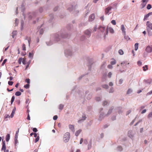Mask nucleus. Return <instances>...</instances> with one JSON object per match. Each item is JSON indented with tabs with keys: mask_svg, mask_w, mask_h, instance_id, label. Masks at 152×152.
<instances>
[{
	"mask_svg": "<svg viewBox=\"0 0 152 152\" xmlns=\"http://www.w3.org/2000/svg\"><path fill=\"white\" fill-rule=\"evenodd\" d=\"M19 129H18V131H17L16 132V134H15V138L16 137V138H17V137H18V133H19Z\"/></svg>",
	"mask_w": 152,
	"mask_h": 152,
	"instance_id": "nucleus-31",
	"label": "nucleus"
},
{
	"mask_svg": "<svg viewBox=\"0 0 152 152\" xmlns=\"http://www.w3.org/2000/svg\"><path fill=\"white\" fill-rule=\"evenodd\" d=\"M81 131H82V130L81 129H79V130H77V131H76V132L75 133V135L76 136H77L79 135V134L81 132Z\"/></svg>",
	"mask_w": 152,
	"mask_h": 152,
	"instance_id": "nucleus-15",
	"label": "nucleus"
},
{
	"mask_svg": "<svg viewBox=\"0 0 152 152\" xmlns=\"http://www.w3.org/2000/svg\"><path fill=\"white\" fill-rule=\"evenodd\" d=\"M131 110H129V111H128L127 112V113H126V115H128V114H129V113H130L131 112Z\"/></svg>",
	"mask_w": 152,
	"mask_h": 152,
	"instance_id": "nucleus-59",
	"label": "nucleus"
},
{
	"mask_svg": "<svg viewBox=\"0 0 152 152\" xmlns=\"http://www.w3.org/2000/svg\"><path fill=\"white\" fill-rule=\"evenodd\" d=\"M109 84L110 86H112L113 85V84L112 82H110Z\"/></svg>",
	"mask_w": 152,
	"mask_h": 152,
	"instance_id": "nucleus-61",
	"label": "nucleus"
},
{
	"mask_svg": "<svg viewBox=\"0 0 152 152\" xmlns=\"http://www.w3.org/2000/svg\"><path fill=\"white\" fill-rule=\"evenodd\" d=\"M39 136H37V138L35 139V143H36L39 140Z\"/></svg>",
	"mask_w": 152,
	"mask_h": 152,
	"instance_id": "nucleus-28",
	"label": "nucleus"
},
{
	"mask_svg": "<svg viewBox=\"0 0 152 152\" xmlns=\"http://www.w3.org/2000/svg\"><path fill=\"white\" fill-rule=\"evenodd\" d=\"M28 37H26V39L28 40V43H29V45L30 44V42L31 41V38L30 37L28 38Z\"/></svg>",
	"mask_w": 152,
	"mask_h": 152,
	"instance_id": "nucleus-23",
	"label": "nucleus"
},
{
	"mask_svg": "<svg viewBox=\"0 0 152 152\" xmlns=\"http://www.w3.org/2000/svg\"><path fill=\"white\" fill-rule=\"evenodd\" d=\"M113 88H111L110 89V90L109 91V93H112L113 92Z\"/></svg>",
	"mask_w": 152,
	"mask_h": 152,
	"instance_id": "nucleus-53",
	"label": "nucleus"
},
{
	"mask_svg": "<svg viewBox=\"0 0 152 152\" xmlns=\"http://www.w3.org/2000/svg\"><path fill=\"white\" fill-rule=\"evenodd\" d=\"M152 94V90L148 93L147 94V95H150Z\"/></svg>",
	"mask_w": 152,
	"mask_h": 152,
	"instance_id": "nucleus-49",
	"label": "nucleus"
},
{
	"mask_svg": "<svg viewBox=\"0 0 152 152\" xmlns=\"http://www.w3.org/2000/svg\"><path fill=\"white\" fill-rule=\"evenodd\" d=\"M143 70L144 71H146V70L148 69V66L147 65H145L143 67Z\"/></svg>",
	"mask_w": 152,
	"mask_h": 152,
	"instance_id": "nucleus-21",
	"label": "nucleus"
},
{
	"mask_svg": "<svg viewBox=\"0 0 152 152\" xmlns=\"http://www.w3.org/2000/svg\"><path fill=\"white\" fill-rule=\"evenodd\" d=\"M122 149V148L121 146H119L118 147V150L119 151H121Z\"/></svg>",
	"mask_w": 152,
	"mask_h": 152,
	"instance_id": "nucleus-38",
	"label": "nucleus"
},
{
	"mask_svg": "<svg viewBox=\"0 0 152 152\" xmlns=\"http://www.w3.org/2000/svg\"><path fill=\"white\" fill-rule=\"evenodd\" d=\"M111 23L113 25H115L116 24V22L114 20H112L111 21Z\"/></svg>",
	"mask_w": 152,
	"mask_h": 152,
	"instance_id": "nucleus-34",
	"label": "nucleus"
},
{
	"mask_svg": "<svg viewBox=\"0 0 152 152\" xmlns=\"http://www.w3.org/2000/svg\"><path fill=\"white\" fill-rule=\"evenodd\" d=\"M146 109L143 110L141 112L142 114H143L146 112Z\"/></svg>",
	"mask_w": 152,
	"mask_h": 152,
	"instance_id": "nucleus-55",
	"label": "nucleus"
},
{
	"mask_svg": "<svg viewBox=\"0 0 152 152\" xmlns=\"http://www.w3.org/2000/svg\"><path fill=\"white\" fill-rule=\"evenodd\" d=\"M95 18V15L94 14H92L89 17V20L91 21L94 20Z\"/></svg>",
	"mask_w": 152,
	"mask_h": 152,
	"instance_id": "nucleus-7",
	"label": "nucleus"
},
{
	"mask_svg": "<svg viewBox=\"0 0 152 152\" xmlns=\"http://www.w3.org/2000/svg\"><path fill=\"white\" fill-rule=\"evenodd\" d=\"M34 135L35 137H37V134L36 133H34Z\"/></svg>",
	"mask_w": 152,
	"mask_h": 152,
	"instance_id": "nucleus-63",
	"label": "nucleus"
},
{
	"mask_svg": "<svg viewBox=\"0 0 152 152\" xmlns=\"http://www.w3.org/2000/svg\"><path fill=\"white\" fill-rule=\"evenodd\" d=\"M101 99L99 97H97L96 98V100L97 101H99Z\"/></svg>",
	"mask_w": 152,
	"mask_h": 152,
	"instance_id": "nucleus-52",
	"label": "nucleus"
},
{
	"mask_svg": "<svg viewBox=\"0 0 152 152\" xmlns=\"http://www.w3.org/2000/svg\"><path fill=\"white\" fill-rule=\"evenodd\" d=\"M146 30H152V23L150 21H148L146 22Z\"/></svg>",
	"mask_w": 152,
	"mask_h": 152,
	"instance_id": "nucleus-2",
	"label": "nucleus"
},
{
	"mask_svg": "<svg viewBox=\"0 0 152 152\" xmlns=\"http://www.w3.org/2000/svg\"><path fill=\"white\" fill-rule=\"evenodd\" d=\"M33 131L34 132H37V129L36 128H34L33 129Z\"/></svg>",
	"mask_w": 152,
	"mask_h": 152,
	"instance_id": "nucleus-42",
	"label": "nucleus"
},
{
	"mask_svg": "<svg viewBox=\"0 0 152 152\" xmlns=\"http://www.w3.org/2000/svg\"><path fill=\"white\" fill-rule=\"evenodd\" d=\"M108 30H109L110 32L111 33H114V31L112 28L110 27L108 28H107L106 30V31L107 34L108 33Z\"/></svg>",
	"mask_w": 152,
	"mask_h": 152,
	"instance_id": "nucleus-6",
	"label": "nucleus"
},
{
	"mask_svg": "<svg viewBox=\"0 0 152 152\" xmlns=\"http://www.w3.org/2000/svg\"><path fill=\"white\" fill-rule=\"evenodd\" d=\"M13 82L12 81H9L8 82V84L10 86H12L13 84Z\"/></svg>",
	"mask_w": 152,
	"mask_h": 152,
	"instance_id": "nucleus-40",
	"label": "nucleus"
},
{
	"mask_svg": "<svg viewBox=\"0 0 152 152\" xmlns=\"http://www.w3.org/2000/svg\"><path fill=\"white\" fill-rule=\"evenodd\" d=\"M112 7H107V8H106L105 10V14L106 15H107V14L109 15V11L110 10L112 9Z\"/></svg>",
	"mask_w": 152,
	"mask_h": 152,
	"instance_id": "nucleus-4",
	"label": "nucleus"
},
{
	"mask_svg": "<svg viewBox=\"0 0 152 152\" xmlns=\"http://www.w3.org/2000/svg\"><path fill=\"white\" fill-rule=\"evenodd\" d=\"M101 19L103 21L104 20V16H101L100 17Z\"/></svg>",
	"mask_w": 152,
	"mask_h": 152,
	"instance_id": "nucleus-62",
	"label": "nucleus"
},
{
	"mask_svg": "<svg viewBox=\"0 0 152 152\" xmlns=\"http://www.w3.org/2000/svg\"><path fill=\"white\" fill-rule=\"evenodd\" d=\"M108 68L109 69H111L112 68L113 66L111 65H109L107 66Z\"/></svg>",
	"mask_w": 152,
	"mask_h": 152,
	"instance_id": "nucleus-54",
	"label": "nucleus"
},
{
	"mask_svg": "<svg viewBox=\"0 0 152 152\" xmlns=\"http://www.w3.org/2000/svg\"><path fill=\"white\" fill-rule=\"evenodd\" d=\"M103 87L105 88H108V86L107 85H103L102 86Z\"/></svg>",
	"mask_w": 152,
	"mask_h": 152,
	"instance_id": "nucleus-41",
	"label": "nucleus"
},
{
	"mask_svg": "<svg viewBox=\"0 0 152 152\" xmlns=\"http://www.w3.org/2000/svg\"><path fill=\"white\" fill-rule=\"evenodd\" d=\"M2 146L1 148V150H4L6 149V146L5 145V141H3L2 140Z\"/></svg>",
	"mask_w": 152,
	"mask_h": 152,
	"instance_id": "nucleus-8",
	"label": "nucleus"
},
{
	"mask_svg": "<svg viewBox=\"0 0 152 152\" xmlns=\"http://www.w3.org/2000/svg\"><path fill=\"white\" fill-rule=\"evenodd\" d=\"M142 62L140 61H138L137 64L139 66H141L142 65Z\"/></svg>",
	"mask_w": 152,
	"mask_h": 152,
	"instance_id": "nucleus-44",
	"label": "nucleus"
},
{
	"mask_svg": "<svg viewBox=\"0 0 152 152\" xmlns=\"http://www.w3.org/2000/svg\"><path fill=\"white\" fill-rule=\"evenodd\" d=\"M15 99V97L14 96H13L11 100V104H12Z\"/></svg>",
	"mask_w": 152,
	"mask_h": 152,
	"instance_id": "nucleus-25",
	"label": "nucleus"
},
{
	"mask_svg": "<svg viewBox=\"0 0 152 152\" xmlns=\"http://www.w3.org/2000/svg\"><path fill=\"white\" fill-rule=\"evenodd\" d=\"M152 117V112L150 113L148 115V118Z\"/></svg>",
	"mask_w": 152,
	"mask_h": 152,
	"instance_id": "nucleus-37",
	"label": "nucleus"
},
{
	"mask_svg": "<svg viewBox=\"0 0 152 152\" xmlns=\"http://www.w3.org/2000/svg\"><path fill=\"white\" fill-rule=\"evenodd\" d=\"M64 107V105L63 104H60L59 106V108L61 110H62Z\"/></svg>",
	"mask_w": 152,
	"mask_h": 152,
	"instance_id": "nucleus-27",
	"label": "nucleus"
},
{
	"mask_svg": "<svg viewBox=\"0 0 152 152\" xmlns=\"http://www.w3.org/2000/svg\"><path fill=\"white\" fill-rule=\"evenodd\" d=\"M124 38L126 40H128L130 39L128 36H125Z\"/></svg>",
	"mask_w": 152,
	"mask_h": 152,
	"instance_id": "nucleus-50",
	"label": "nucleus"
},
{
	"mask_svg": "<svg viewBox=\"0 0 152 152\" xmlns=\"http://www.w3.org/2000/svg\"><path fill=\"white\" fill-rule=\"evenodd\" d=\"M22 61V59H21V58H20L19 59V61H18L19 63L20 64L21 63Z\"/></svg>",
	"mask_w": 152,
	"mask_h": 152,
	"instance_id": "nucleus-58",
	"label": "nucleus"
},
{
	"mask_svg": "<svg viewBox=\"0 0 152 152\" xmlns=\"http://www.w3.org/2000/svg\"><path fill=\"white\" fill-rule=\"evenodd\" d=\"M99 29L102 32H104L105 30V27L102 26H99Z\"/></svg>",
	"mask_w": 152,
	"mask_h": 152,
	"instance_id": "nucleus-12",
	"label": "nucleus"
},
{
	"mask_svg": "<svg viewBox=\"0 0 152 152\" xmlns=\"http://www.w3.org/2000/svg\"><path fill=\"white\" fill-rule=\"evenodd\" d=\"M70 134L68 132H67L65 134L64 136L63 140L64 141L66 142H67L69 139Z\"/></svg>",
	"mask_w": 152,
	"mask_h": 152,
	"instance_id": "nucleus-1",
	"label": "nucleus"
},
{
	"mask_svg": "<svg viewBox=\"0 0 152 152\" xmlns=\"http://www.w3.org/2000/svg\"><path fill=\"white\" fill-rule=\"evenodd\" d=\"M118 52L119 54L120 55H122L124 54V52L123 50L121 49L119 50Z\"/></svg>",
	"mask_w": 152,
	"mask_h": 152,
	"instance_id": "nucleus-19",
	"label": "nucleus"
},
{
	"mask_svg": "<svg viewBox=\"0 0 152 152\" xmlns=\"http://www.w3.org/2000/svg\"><path fill=\"white\" fill-rule=\"evenodd\" d=\"M22 49L23 50H26V48L25 46V45L24 44H23L22 45Z\"/></svg>",
	"mask_w": 152,
	"mask_h": 152,
	"instance_id": "nucleus-29",
	"label": "nucleus"
},
{
	"mask_svg": "<svg viewBox=\"0 0 152 152\" xmlns=\"http://www.w3.org/2000/svg\"><path fill=\"white\" fill-rule=\"evenodd\" d=\"M9 46H8L7 48H5L4 49V51H6L8 48L9 47Z\"/></svg>",
	"mask_w": 152,
	"mask_h": 152,
	"instance_id": "nucleus-64",
	"label": "nucleus"
},
{
	"mask_svg": "<svg viewBox=\"0 0 152 152\" xmlns=\"http://www.w3.org/2000/svg\"><path fill=\"white\" fill-rule=\"evenodd\" d=\"M132 92V90L130 89H129L127 91V94H129L131 93Z\"/></svg>",
	"mask_w": 152,
	"mask_h": 152,
	"instance_id": "nucleus-35",
	"label": "nucleus"
},
{
	"mask_svg": "<svg viewBox=\"0 0 152 152\" xmlns=\"http://www.w3.org/2000/svg\"><path fill=\"white\" fill-rule=\"evenodd\" d=\"M69 128L72 132H74V126L73 125H69Z\"/></svg>",
	"mask_w": 152,
	"mask_h": 152,
	"instance_id": "nucleus-10",
	"label": "nucleus"
},
{
	"mask_svg": "<svg viewBox=\"0 0 152 152\" xmlns=\"http://www.w3.org/2000/svg\"><path fill=\"white\" fill-rule=\"evenodd\" d=\"M152 8L151 5L150 4H148L147 7V9L148 10H150Z\"/></svg>",
	"mask_w": 152,
	"mask_h": 152,
	"instance_id": "nucleus-24",
	"label": "nucleus"
},
{
	"mask_svg": "<svg viewBox=\"0 0 152 152\" xmlns=\"http://www.w3.org/2000/svg\"><path fill=\"white\" fill-rule=\"evenodd\" d=\"M107 101H104L103 102V106H105L107 105Z\"/></svg>",
	"mask_w": 152,
	"mask_h": 152,
	"instance_id": "nucleus-45",
	"label": "nucleus"
},
{
	"mask_svg": "<svg viewBox=\"0 0 152 152\" xmlns=\"http://www.w3.org/2000/svg\"><path fill=\"white\" fill-rule=\"evenodd\" d=\"M148 36L149 37L152 36V32L151 30H147Z\"/></svg>",
	"mask_w": 152,
	"mask_h": 152,
	"instance_id": "nucleus-14",
	"label": "nucleus"
},
{
	"mask_svg": "<svg viewBox=\"0 0 152 152\" xmlns=\"http://www.w3.org/2000/svg\"><path fill=\"white\" fill-rule=\"evenodd\" d=\"M7 59H5L3 61V62L2 64V65H4V64L5 63L7 62Z\"/></svg>",
	"mask_w": 152,
	"mask_h": 152,
	"instance_id": "nucleus-46",
	"label": "nucleus"
},
{
	"mask_svg": "<svg viewBox=\"0 0 152 152\" xmlns=\"http://www.w3.org/2000/svg\"><path fill=\"white\" fill-rule=\"evenodd\" d=\"M152 14V12H151L149 13L148 14H147L145 16L144 19V20H145V18L149 17V16L151 14Z\"/></svg>",
	"mask_w": 152,
	"mask_h": 152,
	"instance_id": "nucleus-16",
	"label": "nucleus"
},
{
	"mask_svg": "<svg viewBox=\"0 0 152 152\" xmlns=\"http://www.w3.org/2000/svg\"><path fill=\"white\" fill-rule=\"evenodd\" d=\"M146 51L148 53H150L152 51V48L151 46H148L145 49Z\"/></svg>",
	"mask_w": 152,
	"mask_h": 152,
	"instance_id": "nucleus-5",
	"label": "nucleus"
},
{
	"mask_svg": "<svg viewBox=\"0 0 152 152\" xmlns=\"http://www.w3.org/2000/svg\"><path fill=\"white\" fill-rule=\"evenodd\" d=\"M22 62L23 64H26V61L25 59L23 58L22 61Z\"/></svg>",
	"mask_w": 152,
	"mask_h": 152,
	"instance_id": "nucleus-48",
	"label": "nucleus"
},
{
	"mask_svg": "<svg viewBox=\"0 0 152 152\" xmlns=\"http://www.w3.org/2000/svg\"><path fill=\"white\" fill-rule=\"evenodd\" d=\"M123 80L122 79H120L119 80V84H121L123 83Z\"/></svg>",
	"mask_w": 152,
	"mask_h": 152,
	"instance_id": "nucleus-47",
	"label": "nucleus"
},
{
	"mask_svg": "<svg viewBox=\"0 0 152 152\" xmlns=\"http://www.w3.org/2000/svg\"><path fill=\"white\" fill-rule=\"evenodd\" d=\"M33 56V54L31 53L30 52L28 54V56L30 58H32Z\"/></svg>",
	"mask_w": 152,
	"mask_h": 152,
	"instance_id": "nucleus-32",
	"label": "nucleus"
},
{
	"mask_svg": "<svg viewBox=\"0 0 152 152\" xmlns=\"http://www.w3.org/2000/svg\"><path fill=\"white\" fill-rule=\"evenodd\" d=\"M112 74L111 72H110L108 74V77L110 78L112 75Z\"/></svg>",
	"mask_w": 152,
	"mask_h": 152,
	"instance_id": "nucleus-39",
	"label": "nucleus"
},
{
	"mask_svg": "<svg viewBox=\"0 0 152 152\" xmlns=\"http://www.w3.org/2000/svg\"><path fill=\"white\" fill-rule=\"evenodd\" d=\"M21 94V93L20 91H17L15 93V95L16 96H19Z\"/></svg>",
	"mask_w": 152,
	"mask_h": 152,
	"instance_id": "nucleus-22",
	"label": "nucleus"
},
{
	"mask_svg": "<svg viewBox=\"0 0 152 152\" xmlns=\"http://www.w3.org/2000/svg\"><path fill=\"white\" fill-rule=\"evenodd\" d=\"M97 26H96L94 28L93 31H95L97 29Z\"/></svg>",
	"mask_w": 152,
	"mask_h": 152,
	"instance_id": "nucleus-60",
	"label": "nucleus"
},
{
	"mask_svg": "<svg viewBox=\"0 0 152 152\" xmlns=\"http://www.w3.org/2000/svg\"><path fill=\"white\" fill-rule=\"evenodd\" d=\"M111 65H114L116 64V61L115 60L113 59V61H111L110 62Z\"/></svg>",
	"mask_w": 152,
	"mask_h": 152,
	"instance_id": "nucleus-26",
	"label": "nucleus"
},
{
	"mask_svg": "<svg viewBox=\"0 0 152 152\" xmlns=\"http://www.w3.org/2000/svg\"><path fill=\"white\" fill-rule=\"evenodd\" d=\"M112 110H111V109H110L108 111V114H110V113H111L112 112Z\"/></svg>",
	"mask_w": 152,
	"mask_h": 152,
	"instance_id": "nucleus-57",
	"label": "nucleus"
},
{
	"mask_svg": "<svg viewBox=\"0 0 152 152\" xmlns=\"http://www.w3.org/2000/svg\"><path fill=\"white\" fill-rule=\"evenodd\" d=\"M121 30L122 31L123 33L125 34H126V31L125 30V28L124 25H122L121 26Z\"/></svg>",
	"mask_w": 152,
	"mask_h": 152,
	"instance_id": "nucleus-9",
	"label": "nucleus"
},
{
	"mask_svg": "<svg viewBox=\"0 0 152 152\" xmlns=\"http://www.w3.org/2000/svg\"><path fill=\"white\" fill-rule=\"evenodd\" d=\"M138 47V43H136L134 45V49L135 50H137Z\"/></svg>",
	"mask_w": 152,
	"mask_h": 152,
	"instance_id": "nucleus-18",
	"label": "nucleus"
},
{
	"mask_svg": "<svg viewBox=\"0 0 152 152\" xmlns=\"http://www.w3.org/2000/svg\"><path fill=\"white\" fill-rule=\"evenodd\" d=\"M29 85L28 84H26V85H25L24 86V87L26 89L28 88H29Z\"/></svg>",
	"mask_w": 152,
	"mask_h": 152,
	"instance_id": "nucleus-30",
	"label": "nucleus"
},
{
	"mask_svg": "<svg viewBox=\"0 0 152 152\" xmlns=\"http://www.w3.org/2000/svg\"><path fill=\"white\" fill-rule=\"evenodd\" d=\"M10 134H8L6 136V141L7 142H8L10 139Z\"/></svg>",
	"mask_w": 152,
	"mask_h": 152,
	"instance_id": "nucleus-17",
	"label": "nucleus"
},
{
	"mask_svg": "<svg viewBox=\"0 0 152 152\" xmlns=\"http://www.w3.org/2000/svg\"><path fill=\"white\" fill-rule=\"evenodd\" d=\"M25 82L28 84L30 82V79L29 78L26 79L25 80Z\"/></svg>",
	"mask_w": 152,
	"mask_h": 152,
	"instance_id": "nucleus-36",
	"label": "nucleus"
},
{
	"mask_svg": "<svg viewBox=\"0 0 152 152\" xmlns=\"http://www.w3.org/2000/svg\"><path fill=\"white\" fill-rule=\"evenodd\" d=\"M83 119H80V120H79V121H78V123H80V122L81 121H83V120H85L86 119V116H85V115H84V116H83Z\"/></svg>",
	"mask_w": 152,
	"mask_h": 152,
	"instance_id": "nucleus-20",
	"label": "nucleus"
},
{
	"mask_svg": "<svg viewBox=\"0 0 152 152\" xmlns=\"http://www.w3.org/2000/svg\"><path fill=\"white\" fill-rule=\"evenodd\" d=\"M27 119L28 120H30V115H29L28 113V116H27Z\"/></svg>",
	"mask_w": 152,
	"mask_h": 152,
	"instance_id": "nucleus-51",
	"label": "nucleus"
},
{
	"mask_svg": "<svg viewBox=\"0 0 152 152\" xmlns=\"http://www.w3.org/2000/svg\"><path fill=\"white\" fill-rule=\"evenodd\" d=\"M118 5V4L117 3H114L113 5L112 8H113V7L116 8L117 5Z\"/></svg>",
	"mask_w": 152,
	"mask_h": 152,
	"instance_id": "nucleus-33",
	"label": "nucleus"
},
{
	"mask_svg": "<svg viewBox=\"0 0 152 152\" xmlns=\"http://www.w3.org/2000/svg\"><path fill=\"white\" fill-rule=\"evenodd\" d=\"M15 110H16V107H15L14 109L12 110V113H11V118L13 117V116H14V114L15 111Z\"/></svg>",
	"mask_w": 152,
	"mask_h": 152,
	"instance_id": "nucleus-13",
	"label": "nucleus"
},
{
	"mask_svg": "<svg viewBox=\"0 0 152 152\" xmlns=\"http://www.w3.org/2000/svg\"><path fill=\"white\" fill-rule=\"evenodd\" d=\"M57 118H58V116L56 115H55L54 116V117H53V119L55 120H56L57 119Z\"/></svg>",
	"mask_w": 152,
	"mask_h": 152,
	"instance_id": "nucleus-43",
	"label": "nucleus"
},
{
	"mask_svg": "<svg viewBox=\"0 0 152 152\" xmlns=\"http://www.w3.org/2000/svg\"><path fill=\"white\" fill-rule=\"evenodd\" d=\"M83 139L81 138L80 139V144H81L83 143Z\"/></svg>",
	"mask_w": 152,
	"mask_h": 152,
	"instance_id": "nucleus-56",
	"label": "nucleus"
},
{
	"mask_svg": "<svg viewBox=\"0 0 152 152\" xmlns=\"http://www.w3.org/2000/svg\"><path fill=\"white\" fill-rule=\"evenodd\" d=\"M148 1V0H142V2L140 4V7L141 9L143 8L145 6Z\"/></svg>",
	"mask_w": 152,
	"mask_h": 152,
	"instance_id": "nucleus-3",
	"label": "nucleus"
},
{
	"mask_svg": "<svg viewBox=\"0 0 152 152\" xmlns=\"http://www.w3.org/2000/svg\"><path fill=\"white\" fill-rule=\"evenodd\" d=\"M84 33H85V34H86L89 36H90L91 34V31L88 30H86L85 31Z\"/></svg>",
	"mask_w": 152,
	"mask_h": 152,
	"instance_id": "nucleus-11",
	"label": "nucleus"
}]
</instances>
